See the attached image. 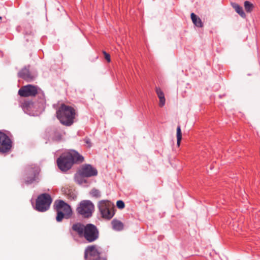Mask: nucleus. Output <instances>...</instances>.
I'll list each match as a JSON object with an SVG mask.
<instances>
[{
  "instance_id": "1",
  "label": "nucleus",
  "mask_w": 260,
  "mask_h": 260,
  "mask_svg": "<svg viewBox=\"0 0 260 260\" xmlns=\"http://www.w3.org/2000/svg\"><path fill=\"white\" fill-rule=\"evenodd\" d=\"M72 230L80 237H84L88 242H94L99 238V233L97 228L91 223L84 225L77 223L73 225Z\"/></svg>"
},
{
  "instance_id": "2",
  "label": "nucleus",
  "mask_w": 260,
  "mask_h": 260,
  "mask_svg": "<svg viewBox=\"0 0 260 260\" xmlns=\"http://www.w3.org/2000/svg\"><path fill=\"white\" fill-rule=\"evenodd\" d=\"M83 161L82 156L76 151L71 150L69 152L61 155L57 159V164L62 171H67L71 168L74 162H81Z\"/></svg>"
},
{
  "instance_id": "3",
  "label": "nucleus",
  "mask_w": 260,
  "mask_h": 260,
  "mask_svg": "<svg viewBox=\"0 0 260 260\" xmlns=\"http://www.w3.org/2000/svg\"><path fill=\"white\" fill-rule=\"evenodd\" d=\"M75 109L64 104L61 105L56 111V116L60 123L66 126H70L74 123L76 117Z\"/></svg>"
},
{
  "instance_id": "4",
  "label": "nucleus",
  "mask_w": 260,
  "mask_h": 260,
  "mask_svg": "<svg viewBox=\"0 0 260 260\" xmlns=\"http://www.w3.org/2000/svg\"><path fill=\"white\" fill-rule=\"evenodd\" d=\"M55 209L57 211L56 219L60 222L63 218H69L72 214L71 207L63 201L55 202Z\"/></svg>"
},
{
  "instance_id": "5",
  "label": "nucleus",
  "mask_w": 260,
  "mask_h": 260,
  "mask_svg": "<svg viewBox=\"0 0 260 260\" xmlns=\"http://www.w3.org/2000/svg\"><path fill=\"white\" fill-rule=\"evenodd\" d=\"M85 260H107V257L103 255L100 247L96 245L88 246L84 251Z\"/></svg>"
},
{
  "instance_id": "6",
  "label": "nucleus",
  "mask_w": 260,
  "mask_h": 260,
  "mask_svg": "<svg viewBox=\"0 0 260 260\" xmlns=\"http://www.w3.org/2000/svg\"><path fill=\"white\" fill-rule=\"evenodd\" d=\"M94 209V205L91 201L84 200L80 203L76 211L78 214L83 217L89 218L91 216Z\"/></svg>"
},
{
  "instance_id": "7",
  "label": "nucleus",
  "mask_w": 260,
  "mask_h": 260,
  "mask_svg": "<svg viewBox=\"0 0 260 260\" xmlns=\"http://www.w3.org/2000/svg\"><path fill=\"white\" fill-rule=\"evenodd\" d=\"M52 202L50 196L47 193H43L40 195L36 201V209L40 212L47 210Z\"/></svg>"
},
{
  "instance_id": "8",
  "label": "nucleus",
  "mask_w": 260,
  "mask_h": 260,
  "mask_svg": "<svg viewBox=\"0 0 260 260\" xmlns=\"http://www.w3.org/2000/svg\"><path fill=\"white\" fill-rule=\"evenodd\" d=\"M99 208L102 217L110 219L114 215L113 207L108 201H101L99 204Z\"/></svg>"
},
{
  "instance_id": "9",
  "label": "nucleus",
  "mask_w": 260,
  "mask_h": 260,
  "mask_svg": "<svg viewBox=\"0 0 260 260\" xmlns=\"http://www.w3.org/2000/svg\"><path fill=\"white\" fill-rule=\"evenodd\" d=\"M12 147V142L5 133L0 132V153H7Z\"/></svg>"
},
{
  "instance_id": "10",
  "label": "nucleus",
  "mask_w": 260,
  "mask_h": 260,
  "mask_svg": "<svg viewBox=\"0 0 260 260\" xmlns=\"http://www.w3.org/2000/svg\"><path fill=\"white\" fill-rule=\"evenodd\" d=\"M38 86L28 84L21 87L18 94L22 97L35 96L38 93Z\"/></svg>"
},
{
  "instance_id": "11",
  "label": "nucleus",
  "mask_w": 260,
  "mask_h": 260,
  "mask_svg": "<svg viewBox=\"0 0 260 260\" xmlns=\"http://www.w3.org/2000/svg\"><path fill=\"white\" fill-rule=\"evenodd\" d=\"M79 173L82 176L89 177L96 176L98 174V171L91 165H86L82 167Z\"/></svg>"
},
{
  "instance_id": "12",
  "label": "nucleus",
  "mask_w": 260,
  "mask_h": 260,
  "mask_svg": "<svg viewBox=\"0 0 260 260\" xmlns=\"http://www.w3.org/2000/svg\"><path fill=\"white\" fill-rule=\"evenodd\" d=\"M40 172V170L38 167H29L27 169V174L29 176L27 177L25 180L27 184H30L36 180L37 176L38 175Z\"/></svg>"
},
{
  "instance_id": "13",
  "label": "nucleus",
  "mask_w": 260,
  "mask_h": 260,
  "mask_svg": "<svg viewBox=\"0 0 260 260\" xmlns=\"http://www.w3.org/2000/svg\"><path fill=\"white\" fill-rule=\"evenodd\" d=\"M18 76L19 77L28 82L32 81L35 78V76L31 75L29 70L26 68L22 69L19 72Z\"/></svg>"
},
{
  "instance_id": "14",
  "label": "nucleus",
  "mask_w": 260,
  "mask_h": 260,
  "mask_svg": "<svg viewBox=\"0 0 260 260\" xmlns=\"http://www.w3.org/2000/svg\"><path fill=\"white\" fill-rule=\"evenodd\" d=\"M65 132H63L59 128L54 129L51 134V138L53 141L58 142L62 140L63 135Z\"/></svg>"
},
{
  "instance_id": "15",
  "label": "nucleus",
  "mask_w": 260,
  "mask_h": 260,
  "mask_svg": "<svg viewBox=\"0 0 260 260\" xmlns=\"http://www.w3.org/2000/svg\"><path fill=\"white\" fill-rule=\"evenodd\" d=\"M155 91L159 99V106L162 107L166 103V99L164 92L158 87H155Z\"/></svg>"
},
{
  "instance_id": "16",
  "label": "nucleus",
  "mask_w": 260,
  "mask_h": 260,
  "mask_svg": "<svg viewBox=\"0 0 260 260\" xmlns=\"http://www.w3.org/2000/svg\"><path fill=\"white\" fill-rule=\"evenodd\" d=\"M191 20L193 23L197 27H202L203 26V22L201 19L198 17L195 14L192 13L190 15Z\"/></svg>"
},
{
  "instance_id": "17",
  "label": "nucleus",
  "mask_w": 260,
  "mask_h": 260,
  "mask_svg": "<svg viewBox=\"0 0 260 260\" xmlns=\"http://www.w3.org/2000/svg\"><path fill=\"white\" fill-rule=\"evenodd\" d=\"M232 6L236 12L238 13L242 17H245L246 15L244 12L242 8L236 3H232Z\"/></svg>"
},
{
  "instance_id": "18",
  "label": "nucleus",
  "mask_w": 260,
  "mask_h": 260,
  "mask_svg": "<svg viewBox=\"0 0 260 260\" xmlns=\"http://www.w3.org/2000/svg\"><path fill=\"white\" fill-rule=\"evenodd\" d=\"M112 224L113 229L116 230L120 231V230H122L123 228V223L119 220L114 219L112 221Z\"/></svg>"
},
{
  "instance_id": "19",
  "label": "nucleus",
  "mask_w": 260,
  "mask_h": 260,
  "mask_svg": "<svg viewBox=\"0 0 260 260\" xmlns=\"http://www.w3.org/2000/svg\"><path fill=\"white\" fill-rule=\"evenodd\" d=\"M244 6L245 10L247 13H250L254 8L253 5L248 1H245Z\"/></svg>"
},
{
  "instance_id": "20",
  "label": "nucleus",
  "mask_w": 260,
  "mask_h": 260,
  "mask_svg": "<svg viewBox=\"0 0 260 260\" xmlns=\"http://www.w3.org/2000/svg\"><path fill=\"white\" fill-rule=\"evenodd\" d=\"M182 139V133L180 126L178 125L177 128V145L179 146Z\"/></svg>"
},
{
  "instance_id": "21",
  "label": "nucleus",
  "mask_w": 260,
  "mask_h": 260,
  "mask_svg": "<svg viewBox=\"0 0 260 260\" xmlns=\"http://www.w3.org/2000/svg\"><path fill=\"white\" fill-rule=\"evenodd\" d=\"M90 194L95 198H99L100 197V192L99 190L93 189L90 191Z\"/></svg>"
},
{
  "instance_id": "22",
  "label": "nucleus",
  "mask_w": 260,
  "mask_h": 260,
  "mask_svg": "<svg viewBox=\"0 0 260 260\" xmlns=\"http://www.w3.org/2000/svg\"><path fill=\"white\" fill-rule=\"evenodd\" d=\"M116 206L118 208H119L120 209H122L124 208L125 204H124V203L122 201L119 200V201H117Z\"/></svg>"
},
{
  "instance_id": "23",
  "label": "nucleus",
  "mask_w": 260,
  "mask_h": 260,
  "mask_svg": "<svg viewBox=\"0 0 260 260\" xmlns=\"http://www.w3.org/2000/svg\"><path fill=\"white\" fill-rule=\"evenodd\" d=\"M103 53L104 54L105 58L107 60V61L109 62H110L111 58L110 54L105 52V51H103Z\"/></svg>"
},
{
  "instance_id": "24",
  "label": "nucleus",
  "mask_w": 260,
  "mask_h": 260,
  "mask_svg": "<svg viewBox=\"0 0 260 260\" xmlns=\"http://www.w3.org/2000/svg\"><path fill=\"white\" fill-rule=\"evenodd\" d=\"M84 141L86 143V144H87V146L88 148H90L91 147V146H92L91 142L89 138H86L84 140Z\"/></svg>"
},
{
  "instance_id": "25",
  "label": "nucleus",
  "mask_w": 260,
  "mask_h": 260,
  "mask_svg": "<svg viewBox=\"0 0 260 260\" xmlns=\"http://www.w3.org/2000/svg\"><path fill=\"white\" fill-rule=\"evenodd\" d=\"M2 17H1V16H0V20H2Z\"/></svg>"
}]
</instances>
